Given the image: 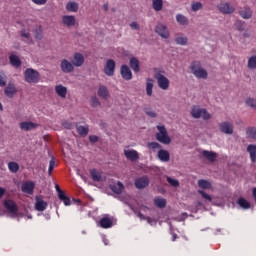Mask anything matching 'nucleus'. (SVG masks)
I'll list each match as a JSON object with an SVG mask.
<instances>
[{
  "instance_id": "f257e3e1",
  "label": "nucleus",
  "mask_w": 256,
  "mask_h": 256,
  "mask_svg": "<svg viewBox=\"0 0 256 256\" xmlns=\"http://www.w3.org/2000/svg\"><path fill=\"white\" fill-rule=\"evenodd\" d=\"M158 133H156V139L159 143H163V145H169L171 143V137L167 134V128L165 126L158 125L157 126Z\"/></svg>"
},
{
  "instance_id": "f03ea898",
  "label": "nucleus",
  "mask_w": 256,
  "mask_h": 256,
  "mask_svg": "<svg viewBox=\"0 0 256 256\" xmlns=\"http://www.w3.org/2000/svg\"><path fill=\"white\" fill-rule=\"evenodd\" d=\"M39 72L33 68H28L24 72L26 83H39Z\"/></svg>"
},
{
  "instance_id": "7ed1b4c3",
  "label": "nucleus",
  "mask_w": 256,
  "mask_h": 256,
  "mask_svg": "<svg viewBox=\"0 0 256 256\" xmlns=\"http://www.w3.org/2000/svg\"><path fill=\"white\" fill-rule=\"evenodd\" d=\"M164 71H158L155 73L154 77L158 81V86L160 89H163V91H167L169 89V80L164 75Z\"/></svg>"
},
{
  "instance_id": "20e7f679",
  "label": "nucleus",
  "mask_w": 256,
  "mask_h": 256,
  "mask_svg": "<svg viewBox=\"0 0 256 256\" xmlns=\"http://www.w3.org/2000/svg\"><path fill=\"white\" fill-rule=\"evenodd\" d=\"M194 119H204V121H209L211 119V114L207 112L205 108H196L193 109Z\"/></svg>"
},
{
  "instance_id": "39448f33",
  "label": "nucleus",
  "mask_w": 256,
  "mask_h": 256,
  "mask_svg": "<svg viewBox=\"0 0 256 256\" xmlns=\"http://www.w3.org/2000/svg\"><path fill=\"white\" fill-rule=\"evenodd\" d=\"M155 33H157L159 37H162V39H169L170 37L169 29L164 24L156 25Z\"/></svg>"
},
{
  "instance_id": "423d86ee",
  "label": "nucleus",
  "mask_w": 256,
  "mask_h": 256,
  "mask_svg": "<svg viewBox=\"0 0 256 256\" xmlns=\"http://www.w3.org/2000/svg\"><path fill=\"white\" fill-rule=\"evenodd\" d=\"M104 73L108 77H113V75H115V60L108 59L106 61V64L104 66Z\"/></svg>"
},
{
  "instance_id": "0eeeda50",
  "label": "nucleus",
  "mask_w": 256,
  "mask_h": 256,
  "mask_svg": "<svg viewBox=\"0 0 256 256\" xmlns=\"http://www.w3.org/2000/svg\"><path fill=\"white\" fill-rule=\"evenodd\" d=\"M134 185L136 189H145L149 187V177L142 176L135 179Z\"/></svg>"
},
{
  "instance_id": "6e6552de",
  "label": "nucleus",
  "mask_w": 256,
  "mask_h": 256,
  "mask_svg": "<svg viewBox=\"0 0 256 256\" xmlns=\"http://www.w3.org/2000/svg\"><path fill=\"white\" fill-rule=\"evenodd\" d=\"M120 75L125 81H131L133 79V72L127 65H122L120 68Z\"/></svg>"
},
{
  "instance_id": "1a4fd4ad",
  "label": "nucleus",
  "mask_w": 256,
  "mask_h": 256,
  "mask_svg": "<svg viewBox=\"0 0 256 256\" xmlns=\"http://www.w3.org/2000/svg\"><path fill=\"white\" fill-rule=\"evenodd\" d=\"M60 67L63 73H73V71H75L73 62H70L67 59L61 61Z\"/></svg>"
},
{
  "instance_id": "9d476101",
  "label": "nucleus",
  "mask_w": 256,
  "mask_h": 256,
  "mask_svg": "<svg viewBox=\"0 0 256 256\" xmlns=\"http://www.w3.org/2000/svg\"><path fill=\"white\" fill-rule=\"evenodd\" d=\"M221 133L225 135H233V124L231 122H222L219 124Z\"/></svg>"
},
{
  "instance_id": "9b49d317",
  "label": "nucleus",
  "mask_w": 256,
  "mask_h": 256,
  "mask_svg": "<svg viewBox=\"0 0 256 256\" xmlns=\"http://www.w3.org/2000/svg\"><path fill=\"white\" fill-rule=\"evenodd\" d=\"M71 63L74 67H81L85 63V57H83V54L77 52L73 55Z\"/></svg>"
},
{
  "instance_id": "f8f14e48",
  "label": "nucleus",
  "mask_w": 256,
  "mask_h": 256,
  "mask_svg": "<svg viewBox=\"0 0 256 256\" xmlns=\"http://www.w3.org/2000/svg\"><path fill=\"white\" fill-rule=\"evenodd\" d=\"M218 9L224 15H231V13H235V8L229 3H222L218 6Z\"/></svg>"
},
{
  "instance_id": "ddd939ff",
  "label": "nucleus",
  "mask_w": 256,
  "mask_h": 256,
  "mask_svg": "<svg viewBox=\"0 0 256 256\" xmlns=\"http://www.w3.org/2000/svg\"><path fill=\"white\" fill-rule=\"evenodd\" d=\"M4 207L7 209L8 213H12V215H17V211H19L17 204H15L12 200H5Z\"/></svg>"
},
{
  "instance_id": "4468645a",
  "label": "nucleus",
  "mask_w": 256,
  "mask_h": 256,
  "mask_svg": "<svg viewBox=\"0 0 256 256\" xmlns=\"http://www.w3.org/2000/svg\"><path fill=\"white\" fill-rule=\"evenodd\" d=\"M4 93L6 97H9V99H13L15 97V94L17 93V87H15V84L8 83L7 87L4 90Z\"/></svg>"
},
{
  "instance_id": "2eb2a0df",
  "label": "nucleus",
  "mask_w": 256,
  "mask_h": 256,
  "mask_svg": "<svg viewBox=\"0 0 256 256\" xmlns=\"http://www.w3.org/2000/svg\"><path fill=\"white\" fill-rule=\"evenodd\" d=\"M47 202L43 200L42 196H36L35 209L36 211H45L47 209Z\"/></svg>"
},
{
  "instance_id": "dca6fc26",
  "label": "nucleus",
  "mask_w": 256,
  "mask_h": 256,
  "mask_svg": "<svg viewBox=\"0 0 256 256\" xmlns=\"http://www.w3.org/2000/svg\"><path fill=\"white\" fill-rule=\"evenodd\" d=\"M62 24L65 27H75V16L73 15L62 16Z\"/></svg>"
},
{
  "instance_id": "f3484780",
  "label": "nucleus",
  "mask_w": 256,
  "mask_h": 256,
  "mask_svg": "<svg viewBox=\"0 0 256 256\" xmlns=\"http://www.w3.org/2000/svg\"><path fill=\"white\" fill-rule=\"evenodd\" d=\"M98 225L102 229H111V227H113V220L111 218H109V217H103L98 222Z\"/></svg>"
},
{
  "instance_id": "a211bd4d",
  "label": "nucleus",
  "mask_w": 256,
  "mask_h": 256,
  "mask_svg": "<svg viewBox=\"0 0 256 256\" xmlns=\"http://www.w3.org/2000/svg\"><path fill=\"white\" fill-rule=\"evenodd\" d=\"M55 92L61 99H66L67 97V87L63 86L62 84L55 86Z\"/></svg>"
},
{
  "instance_id": "6ab92c4d",
  "label": "nucleus",
  "mask_w": 256,
  "mask_h": 256,
  "mask_svg": "<svg viewBox=\"0 0 256 256\" xmlns=\"http://www.w3.org/2000/svg\"><path fill=\"white\" fill-rule=\"evenodd\" d=\"M202 155L203 157H205V159H207V161H210V163H215V161L217 160V153L213 151L204 150L202 152Z\"/></svg>"
},
{
  "instance_id": "aec40b11",
  "label": "nucleus",
  "mask_w": 256,
  "mask_h": 256,
  "mask_svg": "<svg viewBox=\"0 0 256 256\" xmlns=\"http://www.w3.org/2000/svg\"><path fill=\"white\" fill-rule=\"evenodd\" d=\"M124 155L130 161H137V159H139V153L137 152V150H125Z\"/></svg>"
},
{
  "instance_id": "412c9836",
  "label": "nucleus",
  "mask_w": 256,
  "mask_h": 256,
  "mask_svg": "<svg viewBox=\"0 0 256 256\" xmlns=\"http://www.w3.org/2000/svg\"><path fill=\"white\" fill-rule=\"evenodd\" d=\"M19 127L22 131H32V129H35L37 127V124L25 121L21 122Z\"/></svg>"
},
{
  "instance_id": "4be33fe9",
  "label": "nucleus",
  "mask_w": 256,
  "mask_h": 256,
  "mask_svg": "<svg viewBox=\"0 0 256 256\" xmlns=\"http://www.w3.org/2000/svg\"><path fill=\"white\" fill-rule=\"evenodd\" d=\"M9 61L10 65H12V67H15V69H19V67H21V59L19 58V56L12 54L9 57Z\"/></svg>"
},
{
  "instance_id": "5701e85b",
  "label": "nucleus",
  "mask_w": 256,
  "mask_h": 256,
  "mask_svg": "<svg viewBox=\"0 0 256 256\" xmlns=\"http://www.w3.org/2000/svg\"><path fill=\"white\" fill-rule=\"evenodd\" d=\"M33 189H35V183L33 182H25L22 185V191L23 193H28L29 195H31V193H33Z\"/></svg>"
},
{
  "instance_id": "b1692460",
  "label": "nucleus",
  "mask_w": 256,
  "mask_h": 256,
  "mask_svg": "<svg viewBox=\"0 0 256 256\" xmlns=\"http://www.w3.org/2000/svg\"><path fill=\"white\" fill-rule=\"evenodd\" d=\"M130 67L134 73H139V71H141V67L139 66V59L136 57L130 58Z\"/></svg>"
},
{
  "instance_id": "393cba45",
  "label": "nucleus",
  "mask_w": 256,
  "mask_h": 256,
  "mask_svg": "<svg viewBox=\"0 0 256 256\" xmlns=\"http://www.w3.org/2000/svg\"><path fill=\"white\" fill-rule=\"evenodd\" d=\"M111 191L113 193H116V195H121L123 193V189H125V186L121 183V181H118L116 185L110 186Z\"/></svg>"
},
{
  "instance_id": "a878e982",
  "label": "nucleus",
  "mask_w": 256,
  "mask_h": 256,
  "mask_svg": "<svg viewBox=\"0 0 256 256\" xmlns=\"http://www.w3.org/2000/svg\"><path fill=\"white\" fill-rule=\"evenodd\" d=\"M194 75L197 79H207L208 77L207 70L203 68L194 69Z\"/></svg>"
},
{
  "instance_id": "bb28decb",
  "label": "nucleus",
  "mask_w": 256,
  "mask_h": 256,
  "mask_svg": "<svg viewBox=\"0 0 256 256\" xmlns=\"http://www.w3.org/2000/svg\"><path fill=\"white\" fill-rule=\"evenodd\" d=\"M247 151L249 152L252 163H256V145L254 144L248 145Z\"/></svg>"
},
{
  "instance_id": "cd10ccee",
  "label": "nucleus",
  "mask_w": 256,
  "mask_h": 256,
  "mask_svg": "<svg viewBox=\"0 0 256 256\" xmlns=\"http://www.w3.org/2000/svg\"><path fill=\"white\" fill-rule=\"evenodd\" d=\"M158 159H160L162 162L167 163L171 159L169 155V151L167 150H160L158 152Z\"/></svg>"
},
{
  "instance_id": "c85d7f7f",
  "label": "nucleus",
  "mask_w": 256,
  "mask_h": 256,
  "mask_svg": "<svg viewBox=\"0 0 256 256\" xmlns=\"http://www.w3.org/2000/svg\"><path fill=\"white\" fill-rule=\"evenodd\" d=\"M98 97H101L102 99H109V90L106 86H100L98 88Z\"/></svg>"
},
{
  "instance_id": "c756f323",
  "label": "nucleus",
  "mask_w": 256,
  "mask_h": 256,
  "mask_svg": "<svg viewBox=\"0 0 256 256\" xmlns=\"http://www.w3.org/2000/svg\"><path fill=\"white\" fill-rule=\"evenodd\" d=\"M239 15L242 19H251L253 17V11H251V8H244L240 10Z\"/></svg>"
},
{
  "instance_id": "7c9ffc66",
  "label": "nucleus",
  "mask_w": 256,
  "mask_h": 256,
  "mask_svg": "<svg viewBox=\"0 0 256 256\" xmlns=\"http://www.w3.org/2000/svg\"><path fill=\"white\" fill-rule=\"evenodd\" d=\"M76 131L81 137H87V135H89V126H76Z\"/></svg>"
},
{
  "instance_id": "2f4dec72",
  "label": "nucleus",
  "mask_w": 256,
  "mask_h": 256,
  "mask_svg": "<svg viewBox=\"0 0 256 256\" xmlns=\"http://www.w3.org/2000/svg\"><path fill=\"white\" fill-rule=\"evenodd\" d=\"M66 9L70 13H77V11H79V4H77V2H68L66 4Z\"/></svg>"
},
{
  "instance_id": "473e14b6",
  "label": "nucleus",
  "mask_w": 256,
  "mask_h": 256,
  "mask_svg": "<svg viewBox=\"0 0 256 256\" xmlns=\"http://www.w3.org/2000/svg\"><path fill=\"white\" fill-rule=\"evenodd\" d=\"M237 204L239 205V207H241V209H251V203L245 198H239Z\"/></svg>"
},
{
  "instance_id": "72a5a7b5",
  "label": "nucleus",
  "mask_w": 256,
  "mask_h": 256,
  "mask_svg": "<svg viewBox=\"0 0 256 256\" xmlns=\"http://www.w3.org/2000/svg\"><path fill=\"white\" fill-rule=\"evenodd\" d=\"M90 177L92 179V181H101L102 176H101V172L97 171V169H91L90 170Z\"/></svg>"
},
{
  "instance_id": "f704fd0d",
  "label": "nucleus",
  "mask_w": 256,
  "mask_h": 256,
  "mask_svg": "<svg viewBox=\"0 0 256 256\" xmlns=\"http://www.w3.org/2000/svg\"><path fill=\"white\" fill-rule=\"evenodd\" d=\"M153 79L148 78L146 81V93L148 95V97H151V95H153Z\"/></svg>"
},
{
  "instance_id": "c9c22d12",
  "label": "nucleus",
  "mask_w": 256,
  "mask_h": 256,
  "mask_svg": "<svg viewBox=\"0 0 256 256\" xmlns=\"http://www.w3.org/2000/svg\"><path fill=\"white\" fill-rule=\"evenodd\" d=\"M154 205L160 209H164V207H167V200L165 198H155Z\"/></svg>"
},
{
  "instance_id": "e433bc0d",
  "label": "nucleus",
  "mask_w": 256,
  "mask_h": 256,
  "mask_svg": "<svg viewBox=\"0 0 256 256\" xmlns=\"http://www.w3.org/2000/svg\"><path fill=\"white\" fill-rule=\"evenodd\" d=\"M58 199L64 203V205L69 206L71 205V198H69L65 192H60V196H58Z\"/></svg>"
},
{
  "instance_id": "4c0bfd02",
  "label": "nucleus",
  "mask_w": 256,
  "mask_h": 256,
  "mask_svg": "<svg viewBox=\"0 0 256 256\" xmlns=\"http://www.w3.org/2000/svg\"><path fill=\"white\" fill-rule=\"evenodd\" d=\"M152 7H153L154 11H162L163 0H152Z\"/></svg>"
},
{
  "instance_id": "58836bf2",
  "label": "nucleus",
  "mask_w": 256,
  "mask_h": 256,
  "mask_svg": "<svg viewBox=\"0 0 256 256\" xmlns=\"http://www.w3.org/2000/svg\"><path fill=\"white\" fill-rule=\"evenodd\" d=\"M198 187H200V189H211V182L201 179L198 181Z\"/></svg>"
},
{
  "instance_id": "ea45409f",
  "label": "nucleus",
  "mask_w": 256,
  "mask_h": 256,
  "mask_svg": "<svg viewBox=\"0 0 256 256\" xmlns=\"http://www.w3.org/2000/svg\"><path fill=\"white\" fill-rule=\"evenodd\" d=\"M176 21L177 23H179L180 25H188L189 23V20L187 19V17H185L184 15L182 14H178L176 16Z\"/></svg>"
},
{
  "instance_id": "a19ab883",
  "label": "nucleus",
  "mask_w": 256,
  "mask_h": 256,
  "mask_svg": "<svg viewBox=\"0 0 256 256\" xmlns=\"http://www.w3.org/2000/svg\"><path fill=\"white\" fill-rule=\"evenodd\" d=\"M8 169L11 173H17L19 171V164L17 162H9Z\"/></svg>"
},
{
  "instance_id": "79ce46f5",
  "label": "nucleus",
  "mask_w": 256,
  "mask_h": 256,
  "mask_svg": "<svg viewBox=\"0 0 256 256\" xmlns=\"http://www.w3.org/2000/svg\"><path fill=\"white\" fill-rule=\"evenodd\" d=\"M246 135L250 139H256V128L255 127H250L246 130Z\"/></svg>"
},
{
  "instance_id": "37998d69",
  "label": "nucleus",
  "mask_w": 256,
  "mask_h": 256,
  "mask_svg": "<svg viewBox=\"0 0 256 256\" xmlns=\"http://www.w3.org/2000/svg\"><path fill=\"white\" fill-rule=\"evenodd\" d=\"M248 69H256V55L248 59Z\"/></svg>"
},
{
  "instance_id": "c03bdc74",
  "label": "nucleus",
  "mask_w": 256,
  "mask_h": 256,
  "mask_svg": "<svg viewBox=\"0 0 256 256\" xmlns=\"http://www.w3.org/2000/svg\"><path fill=\"white\" fill-rule=\"evenodd\" d=\"M187 37L184 36H178L175 38V43H177V45H187Z\"/></svg>"
},
{
  "instance_id": "a18cd8bd",
  "label": "nucleus",
  "mask_w": 256,
  "mask_h": 256,
  "mask_svg": "<svg viewBox=\"0 0 256 256\" xmlns=\"http://www.w3.org/2000/svg\"><path fill=\"white\" fill-rule=\"evenodd\" d=\"M198 193L201 195L202 198H204L205 201H208L209 203L213 201V198L211 197V195L207 194L205 191L199 190Z\"/></svg>"
},
{
  "instance_id": "49530a36",
  "label": "nucleus",
  "mask_w": 256,
  "mask_h": 256,
  "mask_svg": "<svg viewBox=\"0 0 256 256\" xmlns=\"http://www.w3.org/2000/svg\"><path fill=\"white\" fill-rule=\"evenodd\" d=\"M148 149H152V151H157V149H161V144L157 142H150L147 144Z\"/></svg>"
},
{
  "instance_id": "de8ad7c7",
  "label": "nucleus",
  "mask_w": 256,
  "mask_h": 256,
  "mask_svg": "<svg viewBox=\"0 0 256 256\" xmlns=\"http://www.w3.org/2000/svg\"><path fill=\"white\" fill-rule=\"evenodd\" d=\"M53 169H55V157H52L49 162L48 175L53 174Z\"/></svg>"
},
{
  "instance_id": "09e8293b",
  "label": "nucleus",
  "mask_w": 256,
  "mask_h": 256,
  "mask_svg": "<svg viewBox=\"0 0 256 256\" xmlns=\"http://www.w3.org/2000/svg\"><path fill=\"white\" fill-rule=\"evenodd\" d=\"M237 31H245V22L238 20L235 23Z\"/></svg>"
},
{
  "instance_id": "8fccbe9b",
  "label": "nucleus",
  "mask_w": 256,
  "mask_h": 256,
  "mask_svg": "<svg viewBox=\"0 0 256 256\" xmlns=\"http://www.w3.org/2000/svg\"><path fill=\"white\" fill-rule=\"evenodd\" d=\"M34 37L38 41H41L43 39V30H41V28L36 29L34 33Z\"/></svg>"
},
{
  "instance_id": "3c124183",
  "label": "nucleus",
  "mask_w": 256,
  "mask_h": 256,
  "mask_svg": "<svg viewBox=\"0 0 256 256\" xmlns=\"http://www.w3.org/2000/svg\"><path fill=\"white\" fill-rule=\"evenodd\" d=\"M7 85V75L5 73H0V87H5Z\"/></svg>"
},
{
  "instance_id": "603ef678",
  "label": "nucleus",
  "mask_w": 256,
  "mask_h": 256,
  "mask_svg": "<svg viewBox=\"0 0 256 256\" xmlns=\"http://www.w3.org/2000/svg\"><path fill=\"white\" fill-rule=\"evenodd\" d=\"M167 182L169 183V185H171V187H179V181L177 179H173L168 176Z\"/></svg>"
},
{
  "instance_id": "864d4df0",
  "label": "nucleus",
  "mask_w": 256,
  "mask_h": 256,
  "mask_svg": "<svg viewBox=\"0 0 256 256\" xmlns=\"http://www.w3.org/2000/svg\"><path fill=\"white\" fill-rule=\"evenodd\" d=\"M246 105H247L248 107H251L252 109H256V100L253 99V98H248V99L246 100Z\"/></svg>"
},
{
  "instance_id": "5fc2aeb1",
  "label": "nucleus",
  "mask_w": 256,
  "mask_h": 256,
  "mask_svg": "<svg viewBox=\"0 0 256 256\" xmlns=\"http://www.w3.org/2000/svg\"><path fill=\"white\" fill-rule=\"evenodd\" d=\"M91 105H92V107H99V105H101V103L99 102V99L94 96L91 98Z\"/></svg>"
},
{
  "instance_id": "6e6d98bb",
  "label": "nucleus",
  "mask_w": 256,
  "mask_h": 256,
  "mask_svg": "<svg viewBox=\"0 0 256 256\" xmlns=\"http://www.w3.org/2000/svg\"><path fill=\"white\" fill-rule=\"evenodd\" d=\"M145 113L146 115H148V117H152V119H155V117H157V113L153 110H146Z\"/></svg>"
},
{
  "instance_id": "4d7b16f0",
  "label": "nucleus",
  "mask_w": 256,
  "mask_h": 256,
  "mask_svg": "<svg viewBox=\"0 0 256 256\" xmlns=\"http://www.w3.org/2000/svg\"><path fill=\"white\" fill-rule=\"evenodd\" d=\"M203 4L201 2H196L193 4V11H199V9H202Z\"/></svg>"
},
{
  "instance_id": "13d9d810",
  "label": "nucleus",
  "mask_w": 256,
  "mask_h": 256,
  "mask_svg": "<svg viewBox=\"0 0 256 256\" xmlns=\"http://www.w3.org/2000/svg\"><path fill=\"white\" fill-rule=\"evenodd\" d=\"M21 35L25 38V39H29L31 37V34L27 31V30H22L21 31Z\"/></svg>"
},
{
  "instance_id": "bf43d9fd",
  "label": "nucleus",
  "mask_w": 256,
  "mask_h": 256,
  "mask_svg": "<svg viewBox=\"0 0 256 256\" xmlns=\"http://www.w3.org/2000/svg\"><path fill=\"white\" fill-rule=\"evenodd\" d=\"M32 3H35V5H45L47 3V0H31Z\"/></svg>"
},
{
  "instance_id": "052dcab7",
  "label": "nucleus",
  "mask_w": 256,
  "mask_h": 256,
  "mask_svg": "<svg viewBox=\"0 0 256 256\" xmlns=\"http://www.w3.org/2000/svg\"><path fill=\"white\" fill-rule=\"evenodd\" d=\"M89 141L91 143H97V141H99V137H97L96 135H91L89 136Z\"/></svg>"
},
{
  "instance_id": "680f3d73",
  "label": "nucleus",
  "mask_w": 256,
  "mask_h": 256,
  "mask_svg": "<svg viewBox=\"0 0 256 256\" xmlns=\"http://www.w3.org/2000/svg\"><path fill=\"white\" fill-rule=\"evenodd\" d=\"M130 27H131L132 29H135L136 31H139V29H140L139 24H138L137 22H132V23L130 24Z\"/></svg>"
},
{
  "instance_id": "e2e57ef3",
  "label": "nucleus",
  "mask_w": 256,
  "mask_h": 256,
  "mask_svg": "<svg viewBox=\"0 0 256 256\" xmlns=\"http://www.w3.org/2000/svg\"><path fill=\"white\" fill-rule=\"evenodd\" d=\"M55 188H56V191H57V193H58V197H60V193H65L63 190H61V188L59 187V185L56 184Z\"/></svg>"
},
{
  "instance_id": "0e129e2a",
  "label": "nucleus",
  "mask_w": 256,
  "mask_h": 256,
  "mask_svg": "<svg viewBox=\"0 0 256 256\" xmlns=\"http://www.w3.org/2000/svg\"><path fill=\"white\" fill-rule=\"evenodd\" d=\"M252 196L254 197V201L256 203V187L252 190Z\"/></svg>"
},
{
  "instance_id": "69168bd1",
  "label": "nucleus",
  "mask_w": 256,
  "mask_h": 256,
  "mask_svg": "<svg viewBox=\"0 0 256 256\" xmlns=\"http://www.w3.org/2000/svg\"><path fill=\"white\" fill-rule=\"evenodd\" d=\"M3 195H5V188L0 187V199L3 197Z\"/></svg>"
},
{
  "instance_id": "338daca9",
  "label": "nucleus",
  "mask_w": 256,
  "mask_h": 256,
  "mask_svg": "<svg viewBox=\"0 0 256 256\" xmlns=\"http://www.w3.org/2000/svg\"><path fill=\"white\" fill-rule=\"evenodd\" d=\"M103 9H104V11H109V4H108V3H105V4L103 5Z\"/></svg>"
},
{
  "instance_id": "774afa93",
  "label": "nucleus",
  "mask_w": 256,
  "mask_h": 256,
  "mask_svg": "<svg viewBox=\"0 0 256 256\" xmlns=\"http://www.w3.org/2000/svg\"><path fill=\"white\" fill-rule=\"evenodd\" d=\"M66 129H71V123H64L63 124Z\"/></svg>"
}]
</instances>
